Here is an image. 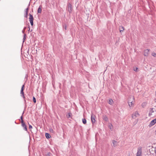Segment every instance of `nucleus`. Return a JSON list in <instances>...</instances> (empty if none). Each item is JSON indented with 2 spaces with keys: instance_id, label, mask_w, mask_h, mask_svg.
<instances>
[{
  "instance_id": "1",
  "label": "nucleus",
  "mask_w": 156,
  "mask_h": 156,
  "mask_svg": "<svg viewBox=\"0 0 156 156\" xmlns=\"http://www.w3.org/2000/svg\"><path fill=\"white\" fill-rule=\"evenodd\" d=\"M134 102V98L133 96H131L129 97L128 100V104L130 108L132 107Z\"/></svg>"
},
{
  "instance_id": "2",
  "label": "nucleus",
  "mask_w": 156,
  "mask_h": 156,
  "mask_svg": "<svg viewBox=\"0 0 156 156\" xmlns=\"http://www.w3.org/2000/svg\"><path fill=\"white\" fill-rule=\"evenodd\" d=\"M142 148L141 147H138L137 152L136 154V156H142Z\"/></svg>"
},
{
  "instance_id": "3",
  "label": "nucleus",
  "mask_w": 156,
  "mask_h": 156,
  "mask_svg": "<svg viewBox=\"0 0 156 156\" xmlns=\"http://www.w3.org/2000/svg\"><path fill=\"white\" fill-rule=\"evenodd\" d=\"M24 85H23L20 91V94H21V96L23 97L24 99H25V97L24 96V93L23 92V90L24 89Z\"/></svg>"
},
{
  "instance_id": "4",
  "label": "nucleus",
  "mask_w": 156,
  "mask_h": 156,
  "mask_svg": "<svg viewBox=\"0 0 156 156\" xmlns=\"http://www.w3.org/2000/svg\"><path fill=\"white\" fill-rule=\"evenodd\" d=\"M139 114L137 111L135 112L132 115V117L133 119H135L136 117L139 116Z\"/></svg>"
},
{
  "instance_id": "5",
  "label": "nucleus",
  "mask_w": 156,
  "mask_h": 156,
  "mask_svg": "<svg viewBox=\"0 0 156 156\" xmlns=\"http://www.w3.org/2000/svg\"><path fill=\"white\" fill-rule=\"evenodd\" d=\"M150 49H147L144 50V55L145 56H148L149 54Z\"/></svg>"
},
{
  "instance_id": "6",
  "label": "nucleus",
  "mask_w": 156,
  "mask_h": 156,
  "mask_svg": "<svg viewBox=\"0 0 156 156\" xmlns=\"http://www.w3.org/2000/svg\"><path fill=\"white\" fill-rule=\"evenodd\" d=\"M156 123V118L153 120L149 125V126L151 127L153 126Z\"/></svg>"
},
{
  "instance_id": "7",
  "label": "nucleus",
  "mask_w": 156,
  "mask_h": 156,
  "mask_svg": "<svg viewBox=\"0 0 156 156\" xmlns=\"http://www.w3.org/2000/svg\"><path fill=\"white\" fill-rule=\"evenodd\" d=\"M95 118H96V116H95L93 114H92L91 115V121L92 122V123H94L95 122Z\"/></svg>"
},
{
  "instance_id": "8",
  "label": "nucleus",
  "mask_w": 156,
  "mask_h": 156,
  "mask_svg": "<svg viewBox=\"0 0 156 156\" xmlns=\"http://www.w3.org/2000/svg\"><path fill=\"white\" fill-rule=\"evenodd\" d=\"M68 10L69 12H71L72 10V5L70 3H69L68 5Z\"/></svg>"
},
{
  "instance_id": "9",
  "label": "nucleus",
  "mask_w": 156,
  "mask_h": 156,
  "mask_svg": "<svg viewBox=\"0 0 156 156\" xmlns=\"http://www.w3.org/2000/svg\"><path fill=\"white\" fill-rule=\"evenodd\" d=\"M155 109L153 108H151L149 111V116H151L152 115V113L154 112Z\"/></svg>"
},
{
  "instance_id": "10",
  "label": "nucleus",
  "mask_w": 156,
  "mask_h": 156,
  "mask_svg": "<svg viewBox=\"0 0 156 156\" xmlns=\"http://www.w3.org/2000/svg\"><path fill=\"white\" fill-rule=\"evenodd\" d=\"M124 29V28L122 26H120L119 27V30L120 33L123 32Z\"/></svg>"
},
{
  "instance_id": "11",
  "label": "nucleus",
  "mask_w": 156,
  "mask_h": 156,
  "mask_svg": "<svg viewBox=\"0 0 156 156\" xmlns=\"http://www.w3.org/2000/svg\"><path fill=\"white\" fill-rule=\"evenodd\" d=\"M29 16H30V17L29 18V19L30 21H33L34 18H33V16L32 15H31L30 14Z\"/></svg>"
},
{
  "instance_id": "12",
  "label": "nucleus",
  "mask_w": 156,
  "mask_h": 156,
  "mask_svg": "<svg viewBox=\"0 0 156 156\" xmlns=\"http://www.w3.org/2000/svg\"><path fill=\"white\" fill-rule=\"evenodd\" d=\"M108 127L110 129V130H112L113 129V126L111 123H109L108 124Z\"/></svg>"
},
{
  "instance_id": "13",
  "label": "nucleus",
  "mask_w": 156,
  "mask_h": 156,
  "mask_svg": "<svg viewBox=\"0 0 156 156\" xmlns=\"http://www.w3.org/2000/svg\"><path fill=\"white\" fill-rule=\"evenodd\" d=\"M117 142L115 140H112V144L113 145L114 147H115L117 145Z\"/></svg>"
},
{
  "instance_id": "14",
  "label": "nucleus",
  "mask_w": 156,
  "mask_h": 156,
  "mask_svg": "<svg viewBox=\"0 0 156 156\" xmlns=\"http://www.w3.org/2000/svg\"><path fill=\"white\" fill-rule=\"evenodd\" d=\"M22 126L23 128L25 130L27 131V126L26 125L25 123L23 124L22 125Z\"/></svg>"
},
{
  "instance_id": "15",
  "label": "nucleus",
  "mask_w": 156,
  "mask_h": 156,
  "mask_svg": "<svg viewBox=\"0 0 156 156\" xmlns=\"http://www.w3.org/2000/svg\"><path fill=\"white\" fill-rule=\"evenodd\" d=\"M114 103V102L112 99H110L109 100L108 103L111 105H112Z\"/></svg>"
},
{
  "instance_id": "16",
  "label": "nucleus",
  "mask_w": 156,
  "mask_h": 156,
  "mask_svg": "<svg viewBox=\"0 0 156 156\" xmlns=\"http://www.w3.org/2000/svg\"><path fill=\"white\" fill-rule=\"evenodd\" d=\"M103 119L104 120L106 121H108V120L107 117L106 115L103 116Z\"/></svg>"
},
{
  "instance_id": "17",
  "label": "nucleus",
  "mask_w": 156,
  "mask_h": 156,
  "mask_svg": "<svg viewBox=\"0 0 156 156\" xmlns=\"http://www.w3.org/2000/svg\"><path fill=\"white\" fill-rule=\"evenodd\" d=\"M45 136H46V137L48 139L49 138L51 137L50 135L49 134H48V133H46Z\"/></svg>"
},
{
  "instance_id": "18",
  "label": "nucleus",
  "mask_w": 156,
  "mask_h": 156,
  "mask_svg": "<svg viewBox=\"0 0 156 156\" xmlns=\"http://www.w3.org/2000/svg\"><path fill=\"white\" fill-rule=\"evenodd\" d=\"M37 12L38 13H41V8L40 7L38 9Z\"/></svg>"
},
{
  "instance_id": "19",
  "label": "nucleus",
  "mask_w": 156,
  "mask_h": 156,
  "mask_svg": "<svg viewBox=\"0 0 156 156\" xmlns=\"http://www.w3.org/2000/svg\"><path fill=\"white\" fill-rule=\"evenodd\" d=\"M133 70L134 71L136 72H137L139 71V69L138 68L136 67H135L133 68Z\"/></svg>"
},
{
  "instance_id": "20",
  "label": "nucleus",
  "mask_w": 156,
  "mask_h": 156,
  "mask_svg": "<svg viewBox=\"0 0 156 156\" xmlns=\"http://www.w3.org/2000/svg\"><path fill=\"white\" fill-rule=\"evenodd\" d=\"M82 122L84 124H85L86 123V120L85 119H82Z\"/></svg>"
},
{
  "instance_id": "21",
  "label": "nucleus",
  "mask_w": 156,
  "mask_h": 156,
  "mask_svg": "<svg viewBox=\"0 0 156 156\" xmlns=\"http://www.w3.org/2000/svg\"><path fill=\"white\" fill-rule=\"evenodd\" d=\"M28 10H29V8H28V7L27 9H26L25 10V12H26V14H28Z\"/></svg>"
},
{
  "instance_id": "22",
  "label": "nucleus",
  "mask_w": 156,
  "mask_h": 156,
  "mask_svg": "<svg viewBox=\"0 0 156 156\" xmlns=\"http://www.w3.org/2000/svg\"><path fill=\"white\" fill-rule=\"evenodd\" d=\"M152 55L154 57H156V54L154 52H153L152 53Z\"/></svg>"
},
{
  "instance_id": "23",
  "label": "nucleus",
  "mask_w": 156,
  "mask_h": 156,
  "mask_svg": "<svg viewBox=\"0 0 156 156\" xmlns=\"http://www.w3.org/2000/svg\"><path fill=\"white\" fill-rule=\"evenodd\" d=\"M63 27L65 30H66L67 27H66V24H64L63 25Z\"/></svg>"
},
{
  "instance_id": "24",
  "label": "nucleus",
  "mask_w": 156,
  "mask_h": 156,
  "mask_svg": "<svg viewBox=\"0 0 156 156\" xmlns=\"http://www.w3.org/2000/svg\"><path fill=\"white\" fill-rule=\"evenodd\" d=\"M71 114L70 113H69L67 115V116L68 118H69L71 117Z\"/></svg>"
},
{
  "instance_id": "25",
  "label": "nucleus",
  "mask_w": 156,
  "mask_h": 156,
  "mask_svg": "<svg viewBox=\"0 0 156 156\" xmlns=\"http://www.w3.org/2000/svg\"><path fill=\"white\" fill-rule=\"evenodd\" d=\"M33 101L34 103L36 102V98H35L34 97H33Z\"/></svg>"
},
{
  "instance_id": "26",
  "label": "nucleus",
  "mask_w": 156,
  "mask_h": 156,
  "mask_svg": "<svg viewBox=\"0 0 156 156\" xmlns=\"http://www.w3.org/2000/svg\"><path fill=\"white\" fill-rule=\"evenodd\" d=\"M31 25V26H33V21H30Z\"/></svg>"
},
{
  "instance_id": "27",
  "label": "nucleus",
  "mask_w": 156,
  "mask_h": 156,
  "mask_svg": "<svg viewBox=\"0 0 156 156\" xmlns=\"http://www.w3.org/2000/svg\"><path fill=\"white\" fill-rule=\"evenodd\" d=\"M21 120V122L22 125L23 124L25 123L24 122L23 119H22V120Z\"/></svg>"
},
{
  "instance_id": "28",
  "label": "nucleus",
  "mask_w": 156,
  "mask_h": 156,
  "mask_svg": "<svg viewBox=\"0 0 156 156\" xmlns=\"http://www.w3.org/2000/svg\"><path fill=\"white\" fill-rule=\"evenodd\" d=\"M32 128V126L30 125H29V129H30Z\"/></svg>"
},
{
  "instance_id": "29",
  "label": "nucleus",
  "mask_w": 156,
  "mask_h": 156,
  "mask_svg": "<svg viewBox=\"0 0 156 156\" xmlns=\"http://www.w3.org/2000/svg\"><path fill=\"white\" fill-rule=\"evenodd\" d=\"M27 15L28 14H26V15L25 16V17H26V18H27Z\"/></svg>"
},
{
  "instance_id": "30",
  "label": "nucleus",
  "mask_w": 156,
  "mask_h": 156,
  "mask_svg": "<svg viewBox=\"0 0 156 156\" xmlns=\"http://www.w3.org/2000/svg\"><path fill=\"white\" fill-rule=\"evenodd\" d=\"M154 151H155V153L156 154V148H155Z\"/></svg>"
},
{
  "instance_id": "31",
  "label": "nucleus",
  "mask_w": 156,
  "mask_h": 156,
  "mask_svg": "<svg viewBox=\"0 0 156 156\" xmlns=\"http://www.w3.org/2000/svg\"><path fill=\"white\" fill-rule=\"evenodd\" d=\"M21 120H22V119H23V117H22V116H21Z\"/></svg>"
},
{
  "instance_id": "32",
  "label": "nucleus",
  "mask_w": 156,
  "mask_h": 156,
  "mask_svg": "<svg viewBox=\"0 0 156 156\" xmlns=\"http://www.w3.org/2000/svg\"><path fill=\"white\" fill-rule=\"evenodd\" d=\"M26 28V27H25L24 28V30H25Z\"/></svg>"
},
{
  "instance_id": "33",
  "label": "nucleus",
  "mask_w": 156,
  "mask_h": 156,
  "mask_svg": "<svg viewBox=\"0 0 156 156\" xmlns=\"http://www.w3.org/2000/svg\"><path fill=\"white\" fill-rule=\"evenodd\" d=\"M24 30H23V31H23V32H24Z\"/></svg>"
},
{
  "instance_id": "34",
  "label": "nucleus",
  "mask_w": 156,
  "mask_h": 156,
  "mask_svg": "<svg viewBox=\"0 0 156 156\" xmlns=\"http://www.w3.org/2000/svg\"><path fill=\"white\" fill-rule=\"evenodd\" d=\"M155 134H156V131H155Z\"/></svg>"
},
{
  "instance_id": "35",
  "label": "nucleus",
  "mask_w": 156,
  "mask_h": 156,
  "mask_svg": "<svg viewBox=\"0 0 156 156\" xmlns=\"http://www.w3.org/2000/svg\"><path fill=\"white\" fill-rule=\"evenodd\" d=\"M155 101L156 102V99H155Z\"/></svg>"
},
{
  "instance_id": "36",
  "label": "nucleus",
  "mask_w": 156,
  "mask_h": 156,
  "mask_svg": "<svg viewBox=\"0 0 156 156\" xmlns=\"http://www.w3.org/2000/svg\"><path fill=\"white\" fill-rule=\"evenodd\" d=\"M29 30H30V28L29 27Z\"/></svg>"
}]
</instances>
